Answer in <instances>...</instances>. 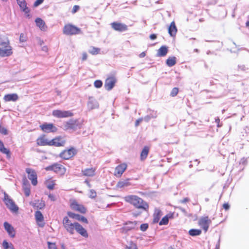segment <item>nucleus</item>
<instances>
[{"instance_id":"nucleus-62","label":"nucleus","mask_w":249,"mask_h":249,"mask_svg":"<svg viewBox=\"0 0 249 249\" xmlns=\"http://www.w3.org/2000/svg\"><path fill=\"white\" fill-rule=\"evenodd\" d=\"M179 209H180V210H181V211L183 213H185V214L187 213H186V210H185L184 209L182 208H179Z\"/></svg>"},{"instance_id":"nucleus-15","label":"nucleus","mask_w":249,"mask_h":249,"mask_svg":"<svg viewBox=\"0 0 249 249\" xmlns=\"http://www.w3.org/2000/svg\"><path fill=\"white\" fill-rule=\"evenodd\" d=\"M13 53L12 47L10 45L0 48V56L1 57L9 56Z\"/></svg>"},{"instance_id":"nucleus-42","label":"nucleus","mask_w":249,"mask_h":249,"mask_svg":"<svg viewBox=\"0 0 249 249\" xmlns=\"http://www.w3.org/2000/svg\"><path fill=\"white\" fill-rule=\"evenodd\" d=\"M24 192L26 196H29L30 195V188L28 186L23 187Z\"/></svg>"},{"instance_id":"nucleus-18","label":"nucleus","mask_w":249,"mask_h":249,"mask_svg":"<svg viewBox=\"0 0 249 249\" xmlns=\"http://www.w3.org/2000/svg\"><path fill=\"white\" fill-rule=\"evenodd\" d=\"M67 214L69 217L71 218L75 219L77 220L82 221L87 224L88 223V221L86 217L78 214H75L73 213L69 212H68Z\"/></svg>"},{"instance_id":"nucleus-5","label":"nucleus","mask_w":249,"mask_h":249,"mask_svg":"<svg viewBox=\"0 0 249 249\" xmlns=\"http://www.w3.org/2000/svg\"><path fill=\"white\" fill-rule=\"evenodd\" d=\"M4 202L7 206V208H9L13 212H17L18 210V207L15 204L14 202L9 197V196L4 194Z\"/></svg>"},{"instance_id":"nucleus-45","label":"nucleus","mask_w":249,"mask_h":249,"mask_svg":"<svg viewBox=\"0 0 249 249\" xmlns=\"http://www.w3.org/2000/svg\"><path fill=\"white\" fill-rule=\"evenodd\" d=\"M178 92V89L177 88H174L172 89L170 95L172 97H174L177 95Z\"/></svg>"},{"instance_id":"nucleus-44","label":"nucleus","mask_w":249,"mask_h":249,"mask_svg":"<svg viewBox=\"0 0 249 249\" xmlns=\"http://www.w3.org/2000/svg\"><path fill=\"white\" fill-rule=\"evenodd\" d=\"M160 212L158 211L157 213H155L154 214V220H153L154 222L157 223L159 221V220L160 218Z\"/></svg>"},{"instance_id":"nucleus-21","label":"nucleus","mask_w":249,"mask_h":249,"mask_svg":"<svg viewBox=\"0 0 249 249\" xmlns=\"http://www.w3.org/2000/svg\"><path fill=\"white\" fill-rule=\"evenodd\" d=\"M95 168H86L82 170V173L85 176L93 177L95 174Z\"/></svg>"},{"instance_id":"nucleus-32","label":"nucleus","mask_w":249,"mask_h":249,"mask_svg":"<svg viewBox=\"0 0 249 249\" xmlns=\"http://www.w3.org/2000/svg\"><path fill=\"white\" fill-rule=\"evenodd\" d=\"M167 65L169 67H172L176 63V58L174 56L169 57L166 61Z\"/></svg>"},{"instance_id":"nucleus-27","label":"nucleus","mask_w":249,"mask_h":249,"mask_svg":"<svg viewBox=\"0 0 249 249\" xmlns=\"http://www.w3.org/2000/svg\"><path fill=\"white\" fill-rule=\"evenodd\" d=\"M5 101H16L18 99V96L16 93L6 94L4 97Z\"/></svg>"},{"instance_id":"nucleus-59","label":"nucleus","mask_w":249,"mask_h":249,"mask_svg":"<svg viewBox=\"0 0 249 249\" xmlns=\"http://www.w3.org/2000/svg\"><path fill=\"white\" fill-rule=\"evenodd\" d=\"M145 55H146V54H145V52H142V53H141L140 54L139 56L141 58H143L145 56Z\"/></svg>"},{"instance_id":"nucleus-25","label":"nucleus","mask_w":249,"mask_h":249,"mask_svg":"<svg viewBox=\"0 0 249 249\" xmlns=\"http://www.w3.org/2000/svg\"><path fill=\"white\" fill-rule=\"evenodd\" d=\"M168 51V47L166 46H162L158 50L157 55L160 57L165 56Z\"/></svg>"},{"instance_id":"nucleus-13","label":"nucleus","mask_w":249,"mask_h":249,"mask_svg":"<svg viewBox=\"0 0 249 249\" xmlns=\"http://www.w3.org/2000/svg\"><path fill=\"white\" fill-rule=\"evenodd\" d=\"M116 78L114 76L108 77L105 82V88L107 90H110L114 87L116 82Z\"/></svg>"},{"instance_id":"nucleus-9","label":"nucleus","mask_w":249,"mask_h":249,"mask_svg":"<svg viewBox=\"0 0 249 249\" xmlns=\"http://www.w3.org/2000/svg\"><path fill=\"white\" fill-rule=\"evenodd\" d=\"M52 114L54 116L59 118L71 117L73 115V113L71 111H64L58 109L53 110Z\"/></svg>"},{"instance_id":"nucleus-55","label":"nucleus","mask_w":249,"mask_h":249,"mask_svg":"<svg viewBox=\"0 0 249 249\" xmlns=\"http://www.w3.org/2000/svg\"><path fill=\"white\" fill-rule=\"evenodd\" d=\"M223 208L226 210H228L230 208V205L228 203H224L223 205Z\"/></svg>"},{"instance_id":"nucleus-16","label":"nucleus","mask_w":249,"mask_h":249,"mask_svg":"<svg viewBox=\"0 0 249 249\" xmlns=\"http://www.w3.org/2000/svg\"><path fill=\"white\" fill-rule=\"evenodd\" d=\"M127 168V165L125 163H122L118 165L115 170L114 175L118 177H120Z\"/></svg>"},{"instance_id":"nucleus-46","label":"nucleus","mask_w":249,"mask_h":249,"mask_svg":"<svg viewBox=\"0 0 249 249\" xmlns=\"http://www.w3.org/2000/svg\"><path fill=\"white\" fill-rule=\"evenodd\" d=\"M47 244L48 245L49 249H57L55 243L48 242Z\"/></svg>"},{"instance_id":"nucleus-49","label":"nucleus","mask_w":249,"mask_h":249,"mask_svg":"<svg viewBox=\"0 0 249 249\" xmlns=\"http://www.w3.org/2000/svg\"><path fill=\"white\" fill-rule=\"evenodd\" d=\"M96 196V192L95 190L91 189L90 190L89 197L91 198H94Z\"/></svg>"},{"instance_id":"nucleus-30","label":"nucleus","mask_w":249,"mask_h":249,"mask_svg":"<svg viewBox=\"0 0 249 249\" xmlns=\"http://www.w3.org/2000/svg\"><path fill=\"white\" fill-rule=\"evenodd\" d=\"M131 184L129 182V179L123 180L119 181L117 184V187L118 188H122L125 187H127L130 185Z\"/></svg>"},{"instance_id":"nucleus-29","label":"nucleus","mask_w":249,"mask_h":249,"mask_svg":"<svg viewBox=\"0 0 249 249\" xmlns=\"http://www.w3.org/2000/svg\"><path fill=\"white\" fill-rule=\"evenodd\" d=\"M149 151V147L148 146H145L142 149L141 153L140 158L141 160H143L146 159L148 154Z\"/></svg>"},{"instance_id":"nucleus-3","label":"nucleus","mask_w":249,"mask_h":249,"mask_svg":"<svg viewBox=\"0 0 249 249\" xmlns=\"http://www.w3.org/2000/svg\"><path fill=\"white\" fill-rule=\"evenodd\" d=\"M63 32L64 34L68 36L75 35L82 33L80 28L71 24L65 25L63 28Z\"/></svg>"},{"instance_id":"nucleus-36","label":"nucleus","mask_w":249,"mask_h":249,"mask_svg":"<svg viewBox=\"0 0 249 249\" xmlns=\"http://www.w3.org/2000/svg\"><path fill=\"white\" fill-rule=\"evenodd\" d=\"M2 246L4 249H14L12 244L8 243L6 240L3 241Z\"/></svg>"},{"instance_id":"nucleus-8","label":"nucleus","mask_w":249,"mask_h":249,"mask_svg":"<svg viewBox=\"0 0 249 249\" xmlns=\"http://www.w3.org/2000/svg\"><path fill=\"white\" fill-rule=\"evenodd\" d=\"M211 222L212 221L208 216H205L202 217L199 219L198 224L203 229L205 232H206Z\"/></svg>"},{"instance_id":"nucleus-64","label":"nucleus","mask_w":249,"mask_h":249,"mask_svg":"<svg viewBox=\"0 0 249 249\" xmlns=\"http://www.w3.org/2000/svg\"><path fill=\"white\" fill-rule=\"evenodd\" d=\"M246 25L248 26H249V21L247 22Z\"/></svg>"},{"instance_id":"nucleus-11","label":"nucleus","mask_w":249,"mask_h":249,"mask_svg":"<svg viewBox=\"0 0 249 249\" xmlns=\"http://www.w3.org/2000/svg\"><path fill=\"white\" fill-rule=\"evenodd\" d=\"M26 172L28 174V178L31 180L32 184L36 186L37 183L36 172L34 170L30 168H26Z\"/></svg>"},{"instance_id":"nucleus-1","label":"nucleus","mask_w":249,"mask_h":249,"mask_svg":"<svg viewBox=\"0 0 249 249\" xmlns=\"http://www.w3.org/2000/svg\"><path fill=\"white\" fill-rule=\"evenodd\" d=\"M63 225L66 230L71 234H73L75 230L79 234L85 237L88 236L87 231L78 223H72L67 216L63 219Z\"/></svg>"},{"instance_id":"nucleus-23","label":"nucleus","mask_w":249,"mask_h":249,"mask_svg":"<svg viewBox=\"0 0 249 249\" xmlns=\"http://www.w3.org/2000/svg\"><path fill=\"white\" fill-rule=\"evenodd\" d=\"M40 126L41 130L46 133L54 132L57 130L55 125H40Z\"/></svg>"},{"instance_id":"nucleus-38","label":"nucleus","mask_w":249,"mask_h":249,"mask_svg":"<svg viewBox=\"0 0 249 249\" xmlns=\"http://www.w3.org/2000/svg\"><path fill=\"white\" fill-rule=\"evenodd\" d=\"M54 185L55 183L54 180H50L46 182L47 187L50 190L53 189Z\"/></svg>"},{"instance_id":"nucleus-37","label":"nucleus","mask_w":249,"mask_h":249,"mask_svg":"<svg viewBox=\"0 0 249 249\" xmlns=\"http://www.w3.org/2000/svg\"><path fill=\"white\" fill-rule=\"evenodd\" d=\"M10 45V42L7 38H2L0 37V46L5 47Z\"/></svg>"},{"instance_id":"nucleus-34","label":"nucleus","mask_w":249,"mask_h":249,"mask_svg":"<svg viewBox=\"0 0 249 249\" xmlns=\"http://www.w3.org/2000/svg\"><path fill=\"white\" fill-rule=\"evenodd\" d=\"M100 49L91 46L90 47L89 52L92 55H96L99 53Z\"/></svg>"},{"instance_id":"nucleus-54","label":"nucleus","mask_w":249,"mask_h":249,"mask_svg":"<svg viewBox=\"0 0 249 249\" xmlns=\"http://www.w3.org/2000/svg\"><path fill=\"white\" fill-rule=\"evenodd\" d=\"M87 54L86 53H82V60L83 61H85L87 59Z\"/></svg>"},{"instance_id":"nucleus-52","label":"nucleus","mask_w":249,"mask_h":249,"mask_svg":"<svg viewBox=\"0 0 249 249\" xmlns=\"http://www.w3.org/2000/svg\"><path fill=\"white\" fill-rule=\"evenodd\" d=\"M44 0H36L34 3V6H37L42 3Z\"/></svg>"},{"instance_id":"nucleus-19","label":"nucleus","mask_w":249,"mask_h":249,"mask_svg":"<svg viewBox=\"0 0 249 249\" xmlns=\"http://www.w3.org/2000/svg\"><path fill=\"white\" fill-rule=\"evenodd\" d=\"M18 4L19 6L20 9L25 13V14H27V17H29V10L28 8L27 7L26 2L25 0H17Z\"/></svg>"},{"instance_id":"nucleus-10","label":"nucleus","mask_w":249,"mask_h":249,"mask_svg":"<svg viewBox=\"0 0 249 249\" xmlns=\"http://www.w3.org/2000/svg\"><path fill=\"white\" fill-rule=\"evenodd\" d=\"M70 206L72 210L82 213H86L87 211L86 208L83 205L78 203L75 200L71 201Z\"/></svg>"},{"instance_id":"nucleus-28","label":"nucleus","mask_w":249,"mask_h":249,"mask_svg":"<svg viewBox=\"0 0 249 249\" xmlns=\"http://www.w3.org/2000/svg\"><path fill=\"white\" fill-rule=\"evenodd\" d=\"M35 22L36 23V25L37 27H38L42 31H45L46 29V27L45 26V23L44 21L40 18H37Z\"/></svg>"},{"instance_id":"nucleus-60","label":"nucleus","mask_w":249,"mask_h":249,"mask_svg":"<svg viewBox=\"0 0 249 249\" xmlns=\"http://www.w3.org/2000/svg\"><path fill=\"white\" fill-rule=\"evenodd\" d=\"M85 183H86L87 184V185L89 187V188L91 187V185L88 180H86L85 181Z\"/></svg>"},{"instance_id":"nucleus-7","label":"nucleus","mask_w":249,"mask_h":249,"mask_svg":"<svg viewBox=\"0 0 249 249\" xmlns=\"http://www.w3.org/2000/svg\"><path fill=\"white\" fill-rule=\"evenodd\" d=\"M138 225L139 222L136 221L127 222L122 228V232L126 233L130 230L138 229Z\"/></svg>"},{"instance_id":"nucleus-47","label":"nucleus","mask_w":249,"mask_h":249,"mask_svg":"<svg viewBox=\"0 0 249 249\" xmlns=\"http://www.w3.org/2000/svg\"><path fill=\"white\" fill-rule=\"evenodd\" d=\"M102 82L100 80H96L94 83V86L97 88H100L102 86Z\"/></svg>"},{"instance_id":"nucleus-12","label":"nucleus","mask_w":249,"mask_h":249,"mask_svg":"<svg viewBox=\"0 0 249 249\" xmlns=\"http://www.w3.org/2000/svg\"><path fill=\"white\" fill-rule=\"evenodd\" d=\"M111 26L114 30L120 32L126 31L128 29L127 26L122 23L114 22L111 23Z\"/></svg>"},{"instance_id":"nucleus-53","label":"nucleus","mask_w":249,"mask_h":249,"mask_svg":"<svg viewBox=\"0 0 249 249\" xmlns=\"http://www.w3.org/2000/svg\"><path fill=\"white\" fill-rule=\"evenodd\" d=\"M49 198L53 201H54L55 200V196L53 194H50L48 196Z\"/></svg>"},{"instance_id":"nucleus-17","label":"nucleus","mask_w":249,"mask_h":249,"mask_svg":"<svg viewBox=\"0 0 249 249\" xmlns=\"http://www.w3.org/2000/svg\"><path fill=\"white\" fill-rule=\"evenodd\" d=\"M50 146H61L64 145L65 141L63 138L57 137L50 141Z\"/></svg>"},{"instance_id":"nucleus-41","label":"nucleus","mask_w":249,"mask_h":249,"mask_svg":"<svg viewBox=\"0 0 249 249\" xmlns=\"http://www.w3.org/2000/svg\"><path fill=\"white\" fill-rule=\"evenodd\" d=\"M125 249H137V245L131 241L128 246H126Z\"/></svg>"},{"instance_id":"nucleus-35","label":"nucleus","mask_w":249,"mask_h":249,"mask_svg":"<svg viewBox=\"0 0 249 249\" xmlns=\"http://www.w3.org/2000/svg\"><path fill=\"white\" fill-rule=\"evenodd\" d=\"M33 206L36 207L37 209H42L45 207V205L44 201L38 200L34 203Z\"/></svg>"},{"instance_id":"nucleus-40","label":"nucleus","mask_w":249,"mask_h":249,"mask_svg":"<svg viewBox=\"0 0 249 249\" xmlns=\"http://www.w3.org/2000/svg\"><path fill=\"white\" fill-rule=\"evenodd\" d=\"M0 151L3 153V154H6V156H7V157L8 158H10V157H11V154H10V151L9 149H8L7 148H5V147H3V148L1 149V150H0Z\"/></svg>"},{"instance_id":"nucleus-24","label":"nucleus","mask_w":249,"mask_h":249,"mask_svg":"<svg viewBox=\"0 0 249 249\" xmlns=\"http://www.w3.org/2000/svg\"><path fill=\"white\" fill-rule=\"evenodd\" d=\"M36 143L39 145H50V141L48 140L44 136L38 138L36 140Z\"/></svg>"},{"instance_id":"nucleus-58","label":"nucleus","mask_w":249,"mask_h":249,"mask_svg":"<svg viewBox=\"0 0 249 249\" xmlns=\"http://www.w3.org/2000/svg\"><path fill=\"white\" fill-rule=\"evenodd\" d=\"M3 147H4V144L3 142L0 140V150H1Z\"/></svg>"},{"instance_id":"nucleus-39","label":"nucleus","mask_w":249,"mask_h":249,"mask_svg":"<svg viewBox=\"0 0 249 249\" xmlns=\"http://www.w3.org/2000/svg\"><path fill=\"white\" fill-rule=\"evenodd\" d=\"M169 221V218L168 215L164 216L159 223L160 225H167Z\"/></svg>"},{"instance_id":"nucleus-26","label":"nucleus","mask_w":249,"mask_h":249,"mask_svg":"<svg viewBox=\"0 0 249 249\" xmlns=\"http://www.w3.org/2000/svg\"><path fill=\"white\" fill-rule=\"evenodd\" d=\"M177 32L175 23L174 21L172 22L168 28V33L171 36H174L176 35Z\"/></svg>"},{"instance_id":"nucleus-57","label":"nucleus","mask_w":249,"mask_h":249,"mask_svg":"<svg viewBox=\"0 0 249 249\" xmlns=\"http://www.w3.org/2000/svg\"><path fill=\"white\" fill-rule=\"evenodd\" d=\"M157 38V36L155 34H151L150 36V38L152 40L155 39Z\"/></svg>"},{"instance_id":"nucleus-51","label":"nucleus","mask_w":249,"mask_h":249,"mask_svg":"<svg viewBox=\"0 0 249 249\" xmlns=\"http://www.w3.org/2000/svg\"><path fill=\"white\" fill-rule=\"evenodd\" d=\"M80 8V7L78 5H74L73 7L72 10V13L73 14L75 13Z\"/></svg>"},{"instance_id":"nucleus-43","label":"nucleus","mask_w":249,"mask_h":249,"mask_svg":"<svg viewBox=\"0 0 249 249\" xmlns=\"http://www.w3.org/2000/svg\"><path fill=\"white\" fill-rule=\"evenodd\" d=\"M0 133L6 135L8 134V131L3 125H0Z\"/></svg>"},{"instance_id":"nucleus-6","label":"nucleus","mask_w":249,"mask_h":249,"mask_svg":"<svg viewBox=\"0 0 249 249\" xmlns=\"http://www.w3.org/2000/svg\"><path fill=\"white\" fill-rule=\"evenodd\" d=\"M76 150L71 147L68 150H64L60 154V157L65 160H69L76 154Z\"/></svg>"},{"instance_id":"nucleus-63","label":"nucleus","mask_w":249,"mask_h":249,"mask_svg":"<svg viewBox=\"0 0 249 249\" xmlns=\"http://www.w3.org/2000/svg\"><path fill=\"white\" fill-rule=\"evenodd\" d=\"M140 123V121L139 120H138L136 121V124H139Z\"/></svg>"},{"instance_id":"nucleus-31","label":"nucleus","mask_w":249,"mask_h":249,"mask_svg":"<svg viewBox=\"0 0 249 249\" xmlns=\"http://www.w3.org/2000/svg\"><path fill=\"white\" fill-rule=\"evenodd\" d=\"M64 129L70 132H72L76 131L78 128H80V125H64Z\"/></svg>"},{"instance_id":"nucleus-20","label":"nucleus","mask_w":249,"mask_h":249,"mask_svg":"<svg viewBox=\"0 0 249 249\" xmlns=\"http://www.w3.org/2000/svg\"><path fill=\"white\" fill-rule=\"evenodd\" d=\"M35 217L38 226L41 227H43L44 225L43 223L44 217L42 213L39 211L36 212Z\"/></svg>"},{"instance_id":"nucleus-56","label":"nucleus","mask_w":249,"mask_h":249,"mask_svg":"<svg viewBox=\"0 0 249 249\" xmlns=\"http://www.w3.org/2000/svg\"><path fill=\"white\" fill-rule=\"evenodd\" d=\"M189 201V199L187 197L184 198V199L180 200V202L182 203H185Z\"/></svg>"},{"instance_id":"nucleus-33","label":"nucleus","mask_w":249,"mask_h":249,"mask_svg":"<svg viewBox=\"0 0 249 249\" xmlns=\"http://www.w3.org/2000/svg\"><path fill=\"white\" fill-rule=\"evenodd\" d=\"M201 233V230L199 229H192L189 230V234L192 236L199 235Z\"/></svg>"},{"instance_id":"nucleus-14","label":"nucleus","mask_w":249,"mask_h":249,"mask_svg":"<svg viewBox=\"0 0 249 249\" xmlns=\"http://www.w3.org/2000/svg\"><path fill=\"white\" fill-rule=\"evenodd\" d=\"M87 107L89 110L98 108L99 104L98 101L93 97H89L87 103Z\"/></svg>"},{"instance_id":"nucleus-50","label":"nucleus","mask_w":249,"mask_h":249,"mask_svg":"<svg viewBox=\"0 0 249 249\" xmlns=\"http://www.w3.org/2000/svg\"><path fill=\"white\" fill-rule=\"evenodd\" d=\"M19 40L21 42H24L26 41V37L24 36V34H23V33L20 34V37H19Z\"/></svg>"},{"instance_id":"nucleus-22","label":"nucleus","mask_w":249,"mask_h":249,"mask_svg":"<svg viewBox=\"0 0 249 249\" xmlns=\"http://www.w3.org/2000/svg\"><path fill=\"white\" fill-rule=\"evenodd\" d=\"M4 226L5 230L8 233L9 235L11 237H14L15 236V233L13 227L7 222H4Z\"/></svg>"},{"instance_id":"nucleus-4","label":"nucleus","mask_w":249,"mask_h":249,"mask_svg":"<svg viewBox=\"0 0 249 249\" xmlns=\"http://www.w3.org/2000/svg\"><path fill=\"white\" fill-rule=\"evenodd\" d=\"M45 169L46 171H53L56 173L62 175L64 174L66 171L65 168L63 165L57 163L48 166Z\"/></svg>"},{"instance_id":"nucleus-61","label":"nucleus","mask_w":249,"mask_h":249,"mask_svg":"<svg viewBox=\"0 0 249 249\" xmlns=\"http://www.w3.org/2000/svg\"><path fill=\"white\" fill-rule=\"evenodd\" d=\"M215 123H216L217 124H219V123H220V119L217 118H216L215 120Z\"/></svg>"},{"instance_id":"nucleus-2","label":"nucleus","mask_w":249,"mask_h":249,"mask_svg":"<svg viewBox=\"0 0 249 249\" xmlns=\"http://www.w3.org/2000/svg\"><path fill=\"white\" fill-rule=\"evenodd\" d=\"M124 198L125 202L131 204L137 209L145 211L148 210V203L137 196L128 195L124 196Z\"/></svg>"},{"instance_id":"nucleus-48","label":"nucleus","mask_w":249,"mask_h":249,"mask_svg":"<svg viewBox=\"0 0 249 249\" xmlns=\"http://www.w3.org/2000/svg\"><path fill=\"white\" fill-rule=\"evenodd\" d=\"M148 228V224L147 223L142 224L140 226V230L142 231H144L147 230V229Z\"/></svg>"}]
</instances>
